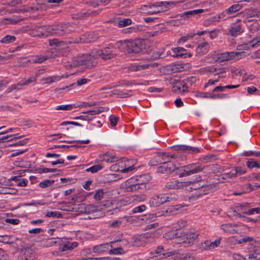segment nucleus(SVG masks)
I'll list each match as a JSON object with an SVG mask.
<instances>
[{
  "label": "nucleus",
  "instance_id": "1",
  "mask_svg": "<svg viewBox=\"0 0 260 260\" xmlns=\"http://www.w3.org/2000/svg\"><path fill=\"white\" fill-rule=\"evenodd\" d=\"M117 53L111 50L109 48L103 50H98L91 54H84L73 58L71 67L82 66L84 68H90L96 64V59L101 57L107 60L115 57Z\"/></svg>",
  "mask_w": 260,
  "mask_h": 260
},
{
  "label": "nucleus",
  "instance_id": "2",
  "mask_svg": "<svg viewBox=\"0 0 260 260\" xmlns=\"http://www.w3.org/2000/svg\"><path fill=\"white\" fill-rule=\"evenodd\" d=\"M145 178V175L132 178L125 182L122 186L126 191L143 192L148 189L146 183L143 181Z\"/></svg>",
  "mask_w": 260,
  "mask_h": 260
},
{
  "label": "nucleus",
  "instance_id": "3",
  "mask_svg": "<svg viewBox=\"0 0 260 260\" xmlns=\"http://www.w3.org/2000/svg\"><path fill=\"white\" fill-rule=\"evenodd\" d=\"M243 54V52L238 51L225 52L221 53L215 52L213 54H215L216 56L213 57V59L210 61V62L215 61L221 62L225 61L238 60L242 57Z\"/></svg>",
  "mask_w": 260,
  "mask_h": 260
},
{
  "label": "nucleus",
  "instance_id": "4",
  "mask_svg": "<svg viewBox=\"0 0 260 260\" xmlns=\"http://www.w3.org/2000/svg\"><path fill=\"white\" fill-rule=\"evenodd\" d=\"M173 3V2H160L153 5H145L144 8L147 13L155 14L166 11L168 9L167 5Z\"/></svg>",
  "mask_w": 260,
  "mask_h": 260
},
{
  "label": "nucleus",
  "instance_id": "5",
  "mask_svg": "<svg viewBox=\"0 0 260 260\" xmlns=\"http://www.w3.org/2000/svg\"><path fill=\"white\" fill-rule=\"evenodd\" d=\"M176 198L175 196L172 197V195L166 194L154 196L150 199L149 204L151 207H156L160 206L166 202L176 200Z\"/></svg>",
  "mask_w": 260,
  "mask_h": 260
},
{
  "label": "nucleus",
  "instance_id": "6",
  "mask_svg": "<svg viewBox=\"0 0 260 260\" xmlns=\"http://www.w3.org/2000/svg\"><path fill=\"white\" fill-rule=\"evenodd\" d=\"M136 164V160L135 159H126L119 162L115 166H117V170L122 173H127L134 169V166Z\"/></svg>",
  "mask_w": 260,
  "mask_h": 260
},
{
  "label": "nucleus",
  "instance_id": "7",
  "mask_svg": "<svg viewBox=\"0 0 260 260\" xmlns=\"http://www.w3.org/2000/svg\"><path fill=\"white\" fill-rule=\"evenodd\" d=\"M144 48L142 40L128 41V53H140Z\"/></svg>",
  "mask_w": 260,
  "mask_h": 260
},
{
  "label": "nucleus",
  "instance_id": "8",
  "mask_svg": "<svg viewBox=\"0 0 260 260\" xmlns=\"http://www.w3.org/2000/svg\"><path fill=\"white\" fill-rule=\"evenodd\" d=\"M43 71H44L43 70H40L36 74L35 77H31L27 80H24L21 81V82H20L19 83H18L17 84L12 85L11 86V87H10L9 88H8L7 91L8 92H10L12 91L13 90L20 89L21 86L26 85L31 82H34L35 81H36L37 78L38 77L40 74L43 73Z\"/></svg>",
  "mask_w": 260,
  "mask_h": 260
},
{
  "label": "nucleus",
  "instance_id": "9",
  "mask_svg": "<svg viewBox=\"0 0 260 260\" xmlns=\"http://www.w3.org/2000/svg\"><path fill=\"white\" fill-rule=\"evenodd\" d=\"M99 38L95 32H88L81 35L79 38L76 39L74 43H89L95 41Z\"/></svg>",
  "mask_w": 260,
  "mask_h": 260
},
{
  "label": "nucleus",
  "instance_id": "10",
  "mask_svg": "<svg viewBox=\"0 0 260 260\" xmlns=\"http://www.w3.org/2000/svg\"><path fill=\"white\" fill-rule=\"evenodd\" d=\"M161 165L157 168V172L160 173H168L175 171L177 169L176 166L171 160H167V161L160 162Z\"/></svg>",
  "mask_w": 260,
  "mask_h": 260
},
{
  "label": "nucleus",
  "instance_id": "11",
  "mask_svg": "<svg viewBox=\"0 0 260 260\" xmlns=\"http://www.w3.org/2000/svg\"><path fill=\"white\" fill-rule=\"evenodd\" d=\"M102 112L100 108H96L92 110L87 111L85 112H83L82 113L83 115H81L78 116H76L73 118L74 119L78 120L81 119L82 120H90L91 119V117L90 116L94 115L100 114Z\"/></svg>",
  "mask_w": 260,
  "mask_h": 260
},
{
  "label": "nucleus",
  "instance_id": "12",
  "mask_svg": "<svg viewBox=\"0 0 260 260\" xmlns=\"http://www.w3.org/2000/svg\"><path fill=\"white\" fill-rule=\"evenodd\" d=\"M111 204V202L109 201H108L107 204H100L99 205L89 204L85 207L84 211L87 214H93L95 212H100L103 209V207L109 206Z\"/></svg>",
  "mask_w": 260,
  "mask_h": 260
},
{
  "label": "nucleus",
  "instance_id": "13",
  "mask_svg": "<svg viewBox=\"0 0 260 260\" xmlns=\"http://www.w3.org/2000/svg\"><path fill=\"white\" fill-rule=\"evenodd\" d=\"M199 236L198 233H192L187 234L183 236H179V240L178 242L185 244H193Z\"/></svg>",
  "mask_w": 260,
  "mask_h": 260
},
{
  "label": "nucleus",
  "instance_id": "14",
  "mask_svg": "<svg viewBox=\"0 0 260 260\" xmlns=\"http://www.w3.org/2000/svg\"><path fill=\"white\" fill-rule=\"evenodd\" d=\"M78 246V243L76 242H71L67 239L61 240L59 244V249L61 251L66 250H71Z\"/></svg>",
  "mask_w": 260,
  "mask_h": 260
},
{
  "label": "nucleus",
  "instance_id": "15",
  "mask_svg": "<svg viewBox=\"0 0 260 260\" xmlns=\"http://www.w3.org/2000/svg\"><path fill=\"white\" fill-rule=\"evenodd\" d=\"M192 183L191 181L179 182L174 180L168 182L166 186L169 188H180L189 186Z\"/></svg>",
  "mask_w": 260,
  "mask_h": 260
},
{
  "label": "nucleus",
  "instance_id": "16",
  "mask_svg": "<svg viewBox=\"0 0 260 260\" xmlns=\"http://www.w3.org/2000/svg\"><path fill=\"white\" fill-rule=\"evenodd\" d=\"M242 6L239 4H234L231 6L229 8L223 11L219 15V18L224 19L226 17V15H231L235 12L239 11L242 8Z\"/></svg>",
  "mask_w": 260,
  "mask_h": 260
},
{
  "label": "nucleus",
  "instance_id": "17",
  "mask_svg": "<svg viewBox=\"0 0 260 260\" xmlns=\"http://www.w3.org/2000/svg\"><path fill=\"white\" fill-rule=\"evenodd\" d=\"M149 67H154V65L152 63H144L143 62H140L132 64L129 67V70L132 72H136L145 70L148 68Z\"/></svg>",
  "mask_w": 260,
  "mask_h": 260
},
{
  "label": "nucleus",
  "instance_id": "18",
  "mask_svg": "<svg viewBox=\"0 0 260 260\" xmlns=\"http://www.w3.org/2000/svg\"><path fill=\"white\" fill-rule=\"evenodd\" d=\"M113 242L102 244L94 246L92 247V250L94 253H101L107 251L110 247H112Z\"/></svg>",
  "mask_w": 260,
  "mask_h": 260
},
{
  "label": "nucleus",
  "instance_id": "19",
  "mask_svg": "<svg viewBox=\"0 0 260 260\" xmlns=\"http://www.w3.org/2000/svg\"><path fill=\"white\" fill-rule=\"evenodd\" d=\"M55 56V55H50L49 54L36 55L31 57L30 61L34 63H41L48 59L54 58Z\"/></svg>",
  "mask_w": 260,
  "mask_h": 260
},
{
  "label": "nucleus",
  "instance_id": "20",
  "mask_svg": "<svg viewBox=\"0 0 260 260\" xmlns=\"http://www.w3.org/2000/svg\"><path fill=\"white\" fill-rule=\"evenodd\" d=\"M188 87L183 81L177 83L173 87V90L176 92L184 93L187 91Z\"/></svg>",
  "mask_w": 260,
  "mask_h": 260
},
{
  "label": "nucleus",
  "instance_id": "21",
  "mask_svg": "<svg viewBox=\"0 0 260 260\" xmlns=\"http://www.w3.org/2000/svg\"><path fill=\"white\" fill-rule=\"evenodd\" d=\"M210 48V45L207 43L204 42L199 45L196 49V52L198 55H202L206 53Z\"/></svg>",
  "mask_w": 260,
  "mask_h": 260
},
{
  "label": "nucleus",
  "instance_id": "22",
  "mask_svg": "<svg viewBox=\"0 0 260 260\" xmlns=\"http://www.w3.org/2000/svg\"><path fill=\"white\" fill-rule=\"evenodd\" d=\"M243 32V29L239 24H233L229 28V34L233 36L236 37Z\"/></svg>",
  "mask_w": 260,
  "mask_h": 260
},
{
  "label": "nucleus",
  "instance_id": "23",
  "mask_svg": "<svg viewBox=\"0 0 260 260\" xmlns=\"http://www.w3.org/2000/svg\"><path fill=\"white\" fill-rule=\"evenodd\" d=\"M54 35H62L67 32L66 24H61L58 25H53Z\"/></svg>",
  "mask_w": 260,
  "mask_h": 260
},
{
  "label": "nucleus",
  "instance_id": "24",
  "mask_svg": "<svg viewBox=\"0 0 260 260\" xmlns=\"http://www.w3.org/2000/svg\"><path fill=\"white\" fill-rule=\"evenodd\" d=\"M185 169H187L189 176L198 173L202 170V169L200 166L197 165L195 164L186 165Z\"/></svg>",
  "mask_w": 260,
  "mask_h": 260
},
{
  "label": "nucleus",
  "instance_id": "25",
  "mask_svg": "<svg viewBox=\"0 0 260 260\" xmlns=\"http://www.w3.org/2000/svg\"><path fill=\"white\" fill-rule=\"evenodd\" d=\"M236 225L231 223L223 224L220 226V230L228 234H234L236 232Z\"/></svg>",
  "mask_w": 260,
  "mask_h": 260
},
{
  "label": "nucleus",
  "instance_id": "26",
  "mask_svg": "<svg viewBox=\"0 0 260 260\" xmlns=\"http://www.w3.org/2000/svg\"><path fill=\"white\" fill-rule=\"evenodd\" d=\"M18 239L13 236L0 235V242L7 244H12L14 243Z\"/></svg>",
  "mask_w": 260,
  "mask_h": 260
},
{
  "label": "nucleus",
  "instance_id": "27",
  "mask_svg": "<svg viewBox=\"0 0 260 260\" xmlns=\"http://www.w3.org/2000/svg\"><path fill=\"white\" fill-rule=\"evenodd\" d=\"M244 15L247 17H257L260 18V10L255 9H247L244 11Z\"/></svg>",
  "mask_w": 260,
  "mask_h": 260
},
{
  "label": "nucleus",
  "instance_id": "28",
  "mask_svg": "<svg viewBox=\"0 0 260 260\" xmlns=\"http://www.w3.org/2000/svg\"><path fill=\"white\" fill-rule=\"evenodd\" d=\"M173 54H172L170 51L167 52V55H170L174 57H181V55L182 52L185 51V49L182 47H176L172 49Z\"/></svg>",
  "mask_w": 260,
  "mask_h": 260
},
{
  "label": "nucleus",
  "instance_id": "29",
  "mask_svg": "<svg viewBox=\"0 0 260 260\" xmlns=\"http://www.w3.org/2000/svg\"><path fill=\"white\" fill-rule=\"evenodd\" d=\"M63 78V76H52L46 78H43L41 79V81L44 83H51L53 82L59 81L61 78Z\"/></svg>",
  "mask_w": 260,
  "mask_h": 260
},
{
  "label": "nucleus",
  "instance_id": "30",
  "mask_svg": "<svg viewBox=\"0 0 260 260\" xmlns=\"http://www.w3.org/2000/svg\"><path fill=\"white\" fill-rule=\"evenodd\" d=\"M119 158L115 155L111 153H106L104 155L103 160L107 162H114L118 161Z\"/></svg>",
  "mask_w": 260,
  "mask_h": 260
},
{
  "label": "nucleus",
  "instance_id": "31",
  "mask_svg": "<svg viewBox=\"0 0 260 260\" xmlns=\"http://www.w3.org/2000/svg\"><path fill=\"white\" fill-rule=\"evenodd\" d=\"M220 244V240L217 239L214 242H210L209 241H206L205 242L206 245V248L209 250L213 249L216 247H218Z\"/></svg>",
  "mask_w": 260,
  "mask_h": 260
},
{
  "label": "nucleus",
  "instance_id": "32",
  "mask_svg": "<svg viewBox=\"0 0 260 260\" xmlns=\"http://www.w3.org/2000/svg\"><path fill=\"white\" fill-rule=\"evenodd\" d=\"M206 71L214 75H219L224 73L223 69H218L213 66L206 67Z\"/></svg>",
  "mask_w": 260,
  "mask_h": 260
},
{
  "label": "nucleus",
  "instance_id": "33",
  "mask_svg": "<svg viewBox=\"0 0 260 260\" xmlns=\"http://www.w3.org/2000/svg\"><path fill=\"white\" fill-rule=\"evenodd\" d=\"M116 47L122 51L128 53V41H119L116 44Z\"/></svg>",
  "mask_w": 260,
  "mask_h": 260
},
{
  "label": "nucleus",
  "instance_id": "34",
  "mask_svg": "<svg viewBox=\"0 0 260 260\" xmlns=\"http://www.w3.org/2000/svg\"><path fill=\"white\" fill-rule=\"evenodd\" d=\"M186 166L181 167H177L175 171L178 174L180 177L189 176L188 171L186 169H185Z\"/></svg>",
  "mask_w": 260,
  "mask_h": 260
},
{
  "label": "nucleus",
  "instance_id": "35",
  "mask_svg": "<svg viewBox=\"0 0 260 260\" xmlns=\"http://www.w3.org/2000/svg\"><path fill=\"white\" fill-rule=\"evenodd\" d=\"M239 86V84L237 85H226L225 86H218L215 87L213 89V92H220L223 91L224 89L225 88H228V89H233V88H236Z\"/></svg>",
  "mask_w": 260,
  "mask_h": 260
},
{
  "label": "nucleus",
  "instance_id": "36",
  "mask_svg": "<svg viewBox=\"0 0 260 260\" xmlns=\"http://www.w3.org/2000/svg\"><path fill=\"white\" fill-rule=\"evenodd\" d=\"M220 19L221 18H219V16L218 17H210L208 19H206L204 21L203 24L205 26H209L213 24L216 22H218Z\"/></svg>",
  "mask_w": 260,
  "mask_h": 260
},
{
  "label": "nucleus",
  "instance_id": "37",
  "mask_svg": "<svg viewBox=\"0 0 260 260\" xmlns=\"http://www.w3.org/2000/svg\"><path fill=\"white\" fill-rule=\"evenodd\" d=\"M54 182L53 180L46 179L39 183V186L42 188L51 186Z\"/></svg>",
  "mask_w": 260,
  "mask_h": 260
},
{
  "label": "nucleus",
  "instance_id": "38",
  "mask_svg": "<svg viewBox=\"0 0 260 260\" xmlns=\"http://www.w3.org/2000/svg\"><path fill=\"white\" fill-rule=\"evenodd\" d=\"M179 236H178V233L177 232V230L172 231L169 232L166 234H165L164 237L167 239H173L175 238H178Z\"/></svg>",
  "mask_w": 260,
  "mask_h": 260
},
{
  "label": "nucleus",
  "instance_id": "39",
  "mask_svg": "<svg viewBox=\"0 0 260 260\" xmlns=\"http://www.w3.org/2000/svg\"><path fill=\"white\" fill-rule=\"evenodd\" d=\"M132 23V21L131 19L125 18L118 21V26L120 27H123L131 25Z\"/></svg>",
  "mask_w": 260,
  "mask_h": 260
},
{
  "label": "nucleus",
  "instance_id": "40",
  "mask_svg": "<svg viewBox=\"0 0 260 260\" xmlns=\"http://www.w3.org/2000/svg\"><path fill=\"white\" fill-rule=\"evenodd\" d=\"M104 195L103 189H98L95 190L93 198L96 201H100L104 198Z\"/></svg>",
  "mask_w": 260,
  "mask_h": 260
},
{
  "label": "nucleus",
  "instance_id": "41",
  "mask_svg": "<svg viewBox=\"0 0 260 260\" xmlns=\"http://www.w3.org/2000/svg\"><path fill=\"white\" fill-rule=\"evenodd\" d=\"M1 192L4 194H16L18 191L14 188L4 187L1 190Z\"/></svg>",
  "mask_w": 260,
  "mask_h": 260
},
{
  "label": "nucleus",
  "instance_id": "42",
  "mask_svg": "<svg viewBox=\"0 0 260 260\" xmlns=\"http://www.w3.org/2000/svg\"><path fill=\"white\" fill-rule=\"evenodd\" d=\"M133 201L141 202L146 200V195L144 193L138 194H136L132 197Z\"/></svg>",
  "mask_w": 260,
  "mask_h": 260
},
{
  "label": "nucleus",
  "instance_id": "43",
  "mask_svg": "<svg viewBox=\"0 0 260 260\" xmlns=\"http://www.w3.org/2000/svg\"><path fill=\"white\" fill-rule=\"evenodd\" d=\"M199 96L202 98L212 99H214L218 97L217 95L209 92H200L199 93Z\"/></svg>",
  "mask_w": 260,
  "mask_h": 260
},
{
  "label": "nucleus",
  "instance_id": "44",
  "mask_svg": "<svg viewBox=\"0 0 260 260\" xmlns=\"http://www.w3.org/2000/svg\"><path fill=\"white\" fill-rule=\"evenodd\" d=\"M203 9H197L194 10L188 11L183 13V16H193L203 12Z\"/></svg>",
  "mask_w": 260,
  "mask_h": 260
},
{
  "label": "nucleus",
  "instance_id": "45",
  "mask_svg": "<svg viewBox=\"0 0 260 260\" xmlns=\"http://www.w3.org/2000/svg\"><path fill=\"white\" fill-rule=\"evenodd\" d=\"M16 38L13 36L7 35L2 39L1 42L2 43H10L13 42L15 40Z\"/></svg>",
  "mask_w": 260,
  "mask_h": 260
},
{
  "label": "nucleus",
  "instance_id": "46",
  "mask_svg": "<svg viewBox=\"0 0 260 260\" xmlns=\"http://www.w3.org/2000/svg\"><path fill=\"white\" fill-rule=\"evenodd\" d=\"M246 165L250 169H252L254 168L258 169L260 168V165L252 159L248 160L246 162Z\"/></svg>",
  "mask_w": 260,
  "mask_h": 260
},
{
  "label": "nucleus",
  "instance_id": "47",
  "mask_svg": "<svg viewBox=\"0 0 260 260\" xmlns=\"http://www.w3.org/2000/svg\"><path fill=\"white\" fill-rule=\"evenodd\" d=\"M74 106L72 105H62L56 106V110L70 111L73 109Z\"/></svg>",
  "mask_w": 260,
  "mask_h": 260
},
{
  "label": "nucleus",
  "instance_id": "48",
  "mask_svg": "<svg viewBox=\"0 0 260 260\" xmlns=\"http://www.w3.org/2000/svg\"><path fill=\"white\" fill-rule=\"evenodd\" d=\"M45 26L39 27L38 28H37L36 32H34L33 33V36H45Z\"/></svg>",
  "mask_w": 260,
  "mask_h": 260
},
{
  "label": "nucleus",
  "instance_id": "49",
  "mask_svg": "<svg viewBox=\"0 0 260 260\" xmlns=\"http://www.w3.org/2000/svg\"><path fill=\"white\" fill-rule=\"evenodd\" d=\"M197 81V78L194 76H190L186 78L183 81L185 84L187 85V87L188 88V86H191L192 84L194 83Z\"/></svg>",
  "mask_w": 260,
  "mask_h": 260
},
{
  "label": "nucleus",
  "instance_id": "50",
  "mask_svg": "<svg viewBox=\"0 0 260 260\" xmlns=\"http://www.w3.org/2000/svg\"><path fill=\"white\" fill-rule=\"evenodd\" d=\"M45 37H48L54 35V27L53 26H45Z\"/></svg>",
  "mask_w": 260,
  "mask_h": 260
},
{
  "label": "nucleus",
  "instance_id": "51",
  "mask_svg": "<svg viewBox=\"0 0 260 260\" xmlns=\"http://www.w3.org/2000/svg\"><path fill=\"white\" fill-rule=\"evenodd\" d=\"M124 253V250L122 248L120 247L114 248L113 249H111L109 251V253L110 254H122Z\"/></svg>",
  "mask_w": 260,
  "mask_h": 260
},
{
  "label": "nucleus",
  "instance_id": "52",
  "mask_svg": "<svg viewBox=\"0 0 260 260\" xmlns=\"http://www.w3.org/2000/svg\"><path fill=\"white\" fill-rule=\"evenodd\" d=\"M195 34L189 35L187 34L185 36L182 37L180 38V39L178 41V44L184 43L186 42L187 40L192 39Z\"/></svg>",
  "mask_w": 260,
  "mask_h": 260
},
{
  "label": "nucleus",
  "instance_id": "53",
  "mask_svg": "<svg viewBox=\"0 0 260 260\" xmlns=\"http://www.w3.org/2000/svg\"><path fill=\"white\" fill-rule=\"evenodd\" d=\"M103 168V166L101 165H94L86 169V171L91 172L92 173L97 172L98 171L101 170Z\"/></svg>",
  "mask_w": 260,
  "mask_h": 260
},
{
  "label": "nucleus",
  "instance_id": "54",
  "mask_svg": "<svg viewBox=\"0 0 260 260\" xmlns=\"http://www.w3.org/2000/svg\"><path fill=\"white\" fill-rule=\"evenodd\" d=\"M248 45H249L250 48H254L260 44V40L258 38H255L252 40L250 42H248Z\"/></svg>",
  "mask_w": 260,
  "mask_h": 260
},
{
  "label": "nucleus",
  "instance_id": "55",
  "mask_svg": "<svg viewBox=\"0 0 260 260\" xmlns=\"http://www.w3.org/2000/svg\"><path fill=\"white\" fill-rule=\"evenodd\" d=\"M146 209V207L145 205H141L138 207L134 208L133 209V213H141L143 211H145Z\"/></svg>",
  "mask_w": 260,
  "mask_h": 260
},
{
  "label": "nucleus",
  "instance_id": "56",
  "mask_svg": "<svg viewBox=\"0 0 260 260\" xmlns=\"http://www.w3.org/2000/svg\"><path fill=\"white\" fill-rule=\"evenodd\" d=\"M219 81V79L218 78H216L215 79H209L207 83H206L204 85V88H207V87L213 85L215 84L216 83Z\"/></svg>",
  "mask_w": 260,
  "mask_h": 260
},
{
  "label": "nucleus",
  "instance_id": "57",
  "mask_svg": "<svg viewBox=\"0 0 260 260\" xmlns=\"http://www.w3.org/2000/svg\"><path fill=\"white\" fill-rule=\"evenodd\" d=\"M16 183L19 186H25L28 183V180L26 179L23 178L22 179L17 180Z\"/></svg>",
  "mask_w": 260,
  "mask_h": 260
},
{
  "label": "nucleus",
  "instance_id": "58",
  "mask_svg": "<svg viewBox=\"0 0 260 260\" xmlns=\"http://www.w3.org/2000/svg\"><path fill=\"white\" fill-rule=\"evenodd\" d=\"M109 120L110 121L111 124L112 126H115L119 120L118 118L114 116L111 115L109 117Z\"/></svg>",
  "mask_w": 260,
  "mask_h": 260
},
{
  "label": "nucleus",
  "instance_id": "59",
  "mask_svg": "<svg viewBox=\"0 0 260 260\" xmlns=\"http://www.w3.org/2000/svg\"><path fill=\"white\" fill-rule=\"evenodd\" d=\"M64 162V159L63 158H58L56 160L49 161L48 162L50 164L51 166H55L58 164H62Z\"/></svg>",
  "mask_w": 260,
  "mask_h": 260
},
{
  "label": "nucleus",
  "instance_id": "60",
  "mask_svg": "<svg viewBox=\"0 0 260 260\" xmlns=\"http://www.w3.org/2000/svg\"><path fill=\"white\" fill-rule=\"evenodd\" d=\"M234 171L235 172V175L237 174L240 175L244 174L246 172V170H244L241 167H238L236 168L234 170Z\"/></svg>",
  "mask_w": 260,
  "mask_h": 260
},
{
  "label": "nucleus",
  "instance_id": "61",
  "mask_svg": "<svg viewBox=\"0 0 260 260\" xmlns=\"http://www.w3.org/2000/svg\"><path fill=\"white\" fill-rule=\"evenodd\" d=\"M223 178V179H226V178H232L236 176L235 172H234V170H232L229 173H224L222 174Z\"/></svg>",
  "mask_w": 260,
  "mask_h": 260
},
{
  "label": "nucleus",
  "instance_id": "62",
  "mask_svg": "<svg viewBox=\"0 0 260 260\" xmlns=\"http://www.w3.org/2000/svg\"><path fill=\"white\" fill-rule=\"evenodd\" d=\"M249 29L251 31L254 32L259 29H260V24L254 23H253L249 27Z\"/></svg>",
  "mask_w": 260,
  "mask_h": 260
},
{
  "label": "nucleus",
  "instance_id": "63",
  "mask_svg": "<svg viewBox=\"0 0 260 260\" xmlns=\"http://www.w3.org/2000/svg\"><path fill=\"white\" fill-rule=\"evenodd\" d=\"M258 253H260V251H258V252L254 251V253L249 254L248 260H259V258L257 257V255H256V254H258Z\"/></svg>",
  "mask_w": 260,
  "mask_h": 260
},
{
  "label": "nucleus",
  "instance_id": "64",
  "mask_svg": "<svg viewBox=\"0 0 260 260\" xmlns=\"http://www.w3.org/2000/svg\"><path fill=\"white\" fill-rule=\"evenodd\" d=\"M233 257L234 260H245V257L243 255L237 253L233 254Z\"/></svg>",
  "mask_w": 260,
  "mask_h": 260
}]
</instances>
